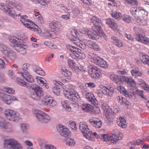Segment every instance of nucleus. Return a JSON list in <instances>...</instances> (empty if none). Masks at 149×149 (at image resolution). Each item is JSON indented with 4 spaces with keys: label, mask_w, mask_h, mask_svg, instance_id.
Segmentation results:
<instances>
[{
    "label": "nucleus",
    "mask_w": 149,
    "mask_h": 149,
    "mask_svg": "<svg viewBox=\"0 0 149 149\" xmlns=\"http://www.w3.org/2000/svg\"><path fill=\"white\" fill-rule=\"evenodd\" d=\"M10 41L12 43L17 46L18 44L20 42H23V41L20 39L13 36H10L9 37Z\"/></svg>",
    "instance_id": "473e14b6"
},
{
    "label": "nucleus",
    "mask_w": 149,
    "mask_h": 149,
    "mask_svg": "<svg viewBox=\"0 0 149 149\" xmlns=\"http://www.w3.org/2000/svg\"><path fill=\"white\" fill-rule=\"evenodd\" d=\"M60 24V23L59 22L56 20H54L52 21L50 23L49 26L54 31L56 30V28H57L58 27V25Z\"/></svg>",
    "instance_id": "79ce46f5"
},
{
    "label": "nucleus",
    "mask_w": 149,
    "mask_h": 149,
    "mask_svg": "<svg viewBox=\"0 0 149 149\" xmlns=\"http://www.w3.org/2000/svg\"><path fill=\"white\" fill-rule=\"evenodd\" d=\"M113 134L110 135L111 142L116 143L118 141L121 140L123 137V135L118 130L115 129L113 130Z\"/></svg>",
    "instance_id": "6e6552de"
},
{
    "label": "nucleus",
    "mask_w": 149,
    "mask_h": 149,
    "mask_svg": "<svg viewBox=\"0 0 149 149\" xmlns=\"http://www.w3.org/2000/svg\"><path fill=\"white\" fill-rule=\"evenodd\" d=\"M10 2L6 1L5 3H1L0 4V8L4 12H6L10 7L9 5Z\"/></svg>",
    "instance_id": "58836bf2"
},
{
    "label": "nucleus",
    "mask_w": 149,
    "mask_h": 149,
    "mask_svg": "<svg viewBox=\"0 0 149 149\" xmlns=\"http://www.w3.org/2000/svg\"><path fill=\"white\" fill-rule=\"evenodd\" d=\"M93 136H95L97 139H100L103 141H111L110 135L106 134H98L95 132H94L92 133Z\"/></svg>",
    "instance_id": "412c9836"
},
{
    "label": "nucleus",
    "mask_w": 149,
    "mask_h": 149,
    "mask_svg": "<svg viewBox=\"0 0 149 149\" xmlns=\"http://www.w3.org/2000/svg\"><path fill=\"white\" fill-rule=\"evenodd\" d=\"M34 12L35 13V15L36 18L38 19L39 21L41 22L43 20V17L42 15L39 12H37L36 10H35Z\"/></svg>",
    "instance_id": "13d9d810"
},
{
    "label": "nucleus",
    "mask_w": 149,
    "mask_h": 149,
    "mask_svg": "<svg viewBox=\"0 0 149 149\" xmlns=\"http://www.w3.org/2000/svg\"><path fill=\"white\" fill-rule=\"evenodd\" d=\"M89 121L93 127L97 128H100L102 124V121L97 118H91Z\"/></svg>",
    "instance_id": "dca6fc26"
},
{
    "label": "nucleus",
    "mask_w": 149,
    "mask_h": 149,
    "mask_svg": "<svg viewBox=\"0 0 149 149\" xmlns=\"http://www.w3.org/2000/svg\"><path fill=\"white\" fill-rule=\"evenodd\" d=\"M66 47L67 49L70 50L75 56L76 54V53H77V52H78V51H80V49L70 45H67Z\"/></svg>",
    "instance_id": "4c0bfd02"
},
{
    "label": "nucleus",
    "mask_w": 149,
    "mask_h": 149,
    "mask_svg": "<svg viewBox=\"0 0 149 149\" xmlns=\"http://www.w3.org/2000/svg\"><path fill=\"white\" fill-rule=\"evenodd\" d=\"M142 56L143 59L142 61L143 63L149 66V56L145 54H143Z\"/></svg>",
    "instance_id": "5fc2aeb1"
},
{
    "label": "nucleus",
    "mask_w": 149,
    "mask_h": 149,
    "mask_svg": "<svg viewBox=\"0 0 149 149\" xmlns=\"http://www.w3.org/2000/svg\"><path fill=\"white\" fill-rule=\"evenodd\" d=\"M68 63L70 67L72 69L76 70L77 69V66L75 62L71 59H69L68 61Z\"/></svg>",
    "instance_id": "603ef678"
},
{
    "label": "nucleus",
    "mask_w": 149,
    "mask_h": 149,
    "mask_svg": "<svg viewBox=\"0 0 149 149\" xmlns=\"http://www.w3.org/2000/svg\"><path fill=\"white\" fill-rule=\"evenodd\" d=\"M5 55L11 59H13L16 56L15 53L10 50L7 52V54Z\"/></svg>",
    "instance_id": "4d7b16f0"
},
{
    "label": "nucleus",
    "mask_w": 149,
    "mask_h": 149,
    "mask_svg": "<svg viewBox=\"0 0 149 149\" xmlns=\"http://www.w3.org/2000/svg\"><path fill=\"white\" fill-rule=\"evenodd\" d=\"M117 99L119 102L122 105H125L126 106L129 105L128 101L124 97L121 96H118Z\"/></svg>",
    "instance_id": "37998d69"
},
{
    "label": "nucleus",
    "mask_w": 149,
    "mask_h": 149,
    "mask_svg": "<svg viewBox=\"0 0 149 149\" xmlns=\"http://www.w3.org/2000/svg\"><path fill=\"white\" fill-rule=\"evenodd\" d=\"M112 40L113 41V43L118 47H122L123 46V43L120 40H119L116 36H113L111 37Z\"/></svg>",
    "instance_id": "7c9ffc66"
},
{
    "label": "nucleus",
    "mask_w": 149,
    "mask_h": 149,
    "mask_svg": "<svg viewBox=\"0 0 149 149\" xmlns=\"http://www.w3.org/2000/svg\"><path fill=\"white\" fill-rule=\"evenodd\" d=\"M20 74L21 76L28 82L30 83H33L34 82V79L31 75L27 74H24V73L22 72H20Z\"/></svg>",
    "instance_id": "2f4dec72"
},
{
    "label": "nucleus",
    "mask_w": 149,
    "mask_h": 149,
    "mask_svg": "<svg viewBox=\"0 0 149 149\" xmlns=\"http://www.w3.org/2000/svg\"><path fill=\"white\" fill-rule=\"evenodd\" d=\"M80 130L83 133V136L87 139L91 141L93 140L94 137L92 132L89 131V129L87 125L84 123H81L79 125Z\"/></svg>",
    "instance_id": "20e7f679"
},
{
    "label": "nucleus",
    "mask_w": 149,
    "mask_h": 149,
    "mask_svg": "<svg viewBox=\"0 0 149 149\" xmlns=\"http://www.w3.org/2000/svg\"><path fill=\"white\" fill-rule=\"evenodd\" d=\"M61 104L62 107L66 111H72V108L70 106V104H69V102L67 101L64 100L62 101Z\"/></svg>",
    "instance_id": "e433bc0d"
},
{
    "label": "nucleus",
    "mask_w": 149,
    "mask_h": 149,
    "mask_svg": "<svg viewBox=\"0 0 149 149\" xmlns=\"http://www.w3.org/2000/svg\"><path fill=\"white\" fill-rule=\"evenodd\" d=\"M131 5L132 6L131 7L130 10L131 14L134 17V21L136 24H138L139 25H143L142 23V20L141 17H143L145 16L146 11L143 7H136L134 6H138L139 3L136 0H125Z\"/></svg>",
    "instance_id": "f257e3e1"
},
{
    "label": "nucleus",
    "mask_w": 149,
    "mask_h": 149,
    "mask_svg": "<svg viewBox=\"0 0 149 149\" xmlns=\"http://www.w3.org/2000/svg\"><path fill=\"white\" fill-rule=\"evenodd\" d=\"M79 32L77 29H72L69 35L70 37H71L72 39L76 37H79Z\"/></svg>",
    "instance_id": "c03bdc74"
},
{
    "label": "nucleus",
    "mask_w": 149,
    "mask_h": 149,
    "mask_svg": "<svg viewBox=\"0 0 149 149\" xmlns=\"http://www.w3.org/2000/svg\"><path fill=\"white\" fill-rule=\"evenodd\" d=\"M109 77L111 80L116 83H117L118 81L119 77L117 75L111 74L110 75Z\"/></svg>",
    "instance_id": "69168bd1"
},
{
    "label": "nucleus",
    "mask_w": 149,
    "mask_h": 149,
    "mask_svg": "<svg viewBox=\"0 0 149 149\" xmlns=\"http://www.w3.org/2000/svg\"><path fill=\"white\" fill-rule=\"evenodd\" d=\"M10 49L6 45H0V50L5 55L7 54V52L10 51Z\"/></svg>",
    "instance_id": "49530a36"
},
{
    "label": "nucleus",
    "mask_w": 149,
    "mask_h": 149,
    "mask_svg": "<svg viewBox=\"0 0 149 149\" xmlns=\"http://www.w3.org/2000/svg\"><path fill=\"white\" fill-rule=\"evenodd\" d=\"M104 95L108 96H112L114 93V88L111 86H104L102 88Z\"/></svg>",
    "instance_id": "a211bd4d"
},
{
    "label": "nucleus",
    "mask_w": 149,
    "mask_h": 149,
    "mask_svg": "<svg viewBox=\"0 0 149 149\" xmlns=\"http://www.w3.org/2000/svg\"><path fill=\"white\" fill-rule=\"evenodd\" d=\"M42 102L47 107H53L57 104L56 102L51 97H45Z\"/></svg>",
    "instance_id": "ddd939ff"
},
{
    "label": "nucleus",
    "mask_w": 149,
    "mask_h": 149,
    "mask_svg": "<svg viewBox=\"0 0 149 149\" xmlns=\"http://www.w3.org/2000/svg\"><path fill=\"white\" fill-rule=\"evenodd\" d=\"M122 19L123 21L127 23H130L132 21L130 17L127 15L122 16Z\"/></svg>",
    "instance_id": "0e129e2a"
},
{
    "label": "nucleus",
    "mask_w": 149,
    "mask_h": 149,
    "mask_svg": "<svg viewBox=\"0 0 149 149\" xmlns=\"http://www.w3.org/2000/svg\"><path fill=\"white\" fill-rule=\"evenodd\" d=\"M106 117V118L109 123L112 122L113 120V117L111 112L104 114Z\"/></svg>",
    "instance_id": "09e8293b"
},
{
    "label": "nucleus",
    "mask_w": 149,
    "mask_h": 149,
    "mask_svg": "<svg viewBox=\"0 0 149 149\" xmlns=\"http://www.w3.org/2000/svg\"><path fill=\"white\" fill-rule=\"evenodd\" d=\"M17 83L18 84L21 86H24L27 88L29 87V86L26 84V82L19 78L17 80Z\"/></svg>",
    "instance_id": "052dcab7"
},
{
    "label": "nucleus",
    "mask_w": 149,
    "mask_h": 149,
    "mask_svg": "<svg viewBox=\"0 0 149 149\" xmlns=\"http://www.w3.org/2000/svg\"><path fill=\"white\" fill-rule=\"evenodd\" d=\"M23 42H20L17 45V48L16 49L17 51L20 54H25L26 53V50L28 48V46L24 44Z\"/></svg>",
    "instance_id": "6ab92c4d"
},
{
    "label": "nucleus",
    "mask_w": 149,
    "mask_h": 149,
    "mask_svg": "<svg viewBox=\"0 0 149 149\" xmlns=\"http://www.w3.org/2000/svg\"><path fill=\"white\" fill-rule=\"evenodd\" d=\"M64 95L67 98L70 100H75L79 97L78 93L75 91L71 92H64Z\"/></svg>",
    "instance_id": "2eb2a0df"
},
{
    "label": "nucleus",
    "mask_w": 149,
    "mask_h": 149,
    "mask_svg": "<svg viewBox=\"0 0 149 149\" xmlns=\"http://www.w3.org/2000/svg\"><path fill=\"white\" fill-rule=\"evenodd\" d=\"M103 31L100 26L94 24L91 31L89 29H85V33L87 34L89 38L92 39L96 40L101 35H102Z\"/></svg>",
    "instance_id": "f03ea898"
},
{
    "label": "nucleus",
    "mask_w": 149,
    "mask_h": 149,
    "mask_svg": "<svg viewBox=\"0 0 149 149\" xmlns=\"http://www.w3.org/2000/svg\"><path fill=\"white\" fill-rule=\"evenodd\" d=\"M8 14L13 17L15 16H19L20 15V14H17L15 12L14 9L12 7H10L8 10L6 12Z\"/></svg>",
    "instance_id": "a18cd8bd"
},
{
    "label": "nucleus",
    "mask_w": 149,
    "mask_h": 149,
    "mask_svg": "<svg viewBox=\"0 0 149 149\" xmlns=\"http://www.w3.org/2000/svg\"><path fill=\"white\" fill-rule=\"evenodd\" d=\"M3 91L9 94H14L15 90L12 88L9 87H5L2 89Z\"/></svg>",
    "instance_id": "338daca9"
},
{
    "label": "nucleus",
    "mask_w": 149,
    "mask_h": 149,
    "mask_svg": "<svg viewBox=\"0 0 149 149\" xmlns=\"http://www.w3.org/2000/svg\"><path fill=\"white\" fill-rule=\"evenodd\" d=\"M24 25L32 31H35L38 33H40L41 32L40 28L30 20Z\"/></svg>",
    "instance_id": "4468645a"
},
{
    "label": "nucleus",
    "mask_w": 149,
    "mask_h": 149,
    "mask_svg": "<svg viewBox=\"0 0 149 149\" xmlns=\"http://www.w3.org/2000/svg\"><path fill=\"white\" fill-rule=\"evenodd\" d=\"M36 116L38 120L42 123H47L51 120L50 117L47 114L40 111H38Z\"/></svg>",
    "instance_id": "9d476101"
},
{
    "label": "nucleus",
    "mask_w": 149,
    "mask_h": 149,
    "mask_svg": "<svg viewBox=\"0 0 149 149\" xmlns=\"http://www.w3.org/2000/svg\"><path fill=\"white\" fill-rule=\"evenodd\" d=\"M65 89L64 92H71L72 91H75L74 90V87L72 85L68 84L66 85Z\"/></svg>",
    "instance_id": "6e6d98bb"
},
{
    "label": "nucleus",
    "mask_w": 149,
    "mask_h": 149,
    "mask_svg": "<svg viewBox=\"0 0 149 149\" xmlns=\"http://www.w3.org/2000/svg\"><path fill=\"white\" fill-rule=\"evenodd\" d=\"M4 114L9 120L15 122L19 118V114L17 111L8 109L4 111Z\"/></svg>",
    "instance_id": "423d86ee"
},
{
    "label": "nucleus",
    "mask_w": 149,
    "mask_h": 149,
    "mask_svg": "<svg viewBox=\"0 0 149 149\" xmlns=\"http://www.w3.org/2000/svg\"><path fill=\"white\" fill-rule=\"evenodd\" d=\"M100 69L95 65L91 66L88 70L89 75L93 79L101 77L102 75Z\"/></svg>",
    "instance_id": "0eeeda50"
},
{
    "label": "nucleus",
    "mask_w": 149,
    "mask_h": 149,
    "mask_svg": "<svg viewBox=\"0 0 149 149\" xmlns=\"http://www.w3.org/2000/svg\"><path fill=\"white\" fill-rule=\"evenodd\" d=\"M102 108L104 114L107 113H109V112H111V109L107 103H103L102 105Z\"/></svg>",
    "instance_id": "a19ab883"
},
{
    "label": "nucleus",
    "mask_w": 149,
    "mask_h": 149,
    "mask_svg": "<svg viewBox=\"0 0 149 149\" xmlns=\"http://www.w3.org/2000/svg\"><path fill=\"white\" fill-rule=\"evenodd\" d=\"M106 23L109 27L113 30L115 31L117 30L118 25L113 19L109 18L106 19Z\"/></svg>",
    "instance_id": "b1692460"
},
{
    "label": "nucleus",
    "mask_w": 149,
    "mask_h": 149,
    "mask_svg": "<svg viewBox=\"0 0 149 149\" xmlns=\"http://www.w3.org/2000/svg\"><path fill=\"white\" fill-rule=\"evenodd\" d=\"M53 83L55 84V86L52 88V91L54 94L58 95H59V93L60 91V88L58 85H61L62 83L59 81H56L55 80H54Z\"/></svg>",
    "instance_id": "393cba45"
},
{
    "label": "nucleus",
    "mask_w": 149,
    "mask_h": 149,
    "mask_svg": "<svg viewBox=\"0 0 149 149\" xmlns=\"http://www.w3.org/2000/svg\"><path fill=\"white\" fill-rule=\"evenodd\" d=\"M136 39L139 42L147 45H149V38L145 35L137 34L136 36Z\"/></svg>",
    "instance_id": "f3484780"
},
{
    "label": "nucleus",
    "mask_w": 149,
    "mask_h": 149,
    "mask_svg": "<svg viewBox=\"0 0 149 149\" xmlns=\"http://www.w3.org/2000/svg\"><path fill=\"white\" fill-rule=\"evenodd\" d=\"M118 81L122 83L125 82L131 86H134L136 85V83L134 79L130 77H127L126 76H120L119 77Z\"/></svg>",
    "instance_id": "f8f14e48"
},
{
    "label": "nucleus",
    "mask_w": 149,
    "mask_h": 149,
    "mask_svg": "<svg viewBox=\"0 0 149 149\" xmlns=\"http://www.w3.org/2000/svg\"><path fill=\"white\" fill-rule=\"evenodd\" d=\"M75 55L77 57L81 59H84L86 57L85 54L83 52H81V51L80 49V51H78Z\"/></svg>",
    "instance_id": "680f3d73"
},
{
    "label": "nucleus",
    "mask_w": 149,
    "mask_h": 149,
    "mask_svg": "<svg viewBox=\"0 0 149 149\" xmlns=\"http://www.w3.org/2000/svg\"><path fill=\"white\" fill-rule=\"evenodd\" d=\"M11 126L9 123L6 122L5 120L0 117V128L6 131L7 129L10 128Z\"/></svg>",
    "instance_id": "a878e982"
},
{
    "label": "nucleus",
    "mask_w": 149,
    "mask_h": 149,
    "mask_svg": "<svg viewBox=\"0 0 149 149\" xmlns=\"http://www.w3.org/2000/svg\"><path fill=\"white\" fill-rule=\"evenodd\" d=\"M38 83L40 85L45 86L46 88H49V86L47 82L43 78L40 77H36Z\"/></svg>",
    "instance_id": "c756f323"
},
{
    "label": "nucleus",
    "mask_w": 149,
    "mask_h": 149,
    "mask_svg": "<svg viewBox=\"0 0 149 149\" xmlns=\"http://www.w3.org/2000/svg\"><path fill=\"white\" fill-rule=\"evenodd\" d=\"M91 23H93L95 24H99L100 25H102V22L101 19L96 16H93L90 19Z\"/></svg>",
    "instance_id": "c9c22d12"
},
{
    "label": "nucleus",
    "mask_w": 149,
    "mask_h": 149,
    "mask_svg": "<svg viewBox=\"0 0 149 149\" xmlns=\"http://www.w3.org/2000/svg\"><path fill=\"white\" fill-rule=\"evenodd\" d=\"M117 125L123 128H125L127 126L125 120L122 117H120L117 120Z\"/></svg>",
    "instance_id": "72a5a7b5"
},
{
    "label": "nucleus",
    "mask_w": 149,
    "mask_h": 149,
    "mask_svg": "<svg viewBox=\"0 0 149 149\" xmlns=\"http://www.w3.org/2000/svg\"><path fill=\"white\" fill-rule=\"evenodd\" d=\"M85 97L88 101L92 104H95L97 102L93 94L91 93H87L85 94Z\"/></svg>",
    "instance_id": "5701e85b"
},
{
    "label": "nucleus",
    "mask_w": 149,
    "mask_h": 149,
    "mask_svg": "<svg viewBox=\"0 0 149 149\" xmlns=\"http://www.w3.org/2000/svg\"><path fill=\"white\" fill-rule=\"evenodd\" d=\"M88 57L92 62L100 67L104 68L108 67V64L106 61L97 55L89 52L88 54Z\"/></svg>",
    "instance_id": "7ed1b4c3"
},
{
    "label": "nucleus",
    "mask_w": 149,
    "mask_h": 149,
    "mask_svg": "<svg viewBox=\"0 0 149 149\" xmlns=\"http://www.w3.org/2000/svg\"><path fill=\"white\" fill-rule=\"evenodd\" d=\"M72 42L77 46L83 49H85L86 48V46L85 43L78 38H76L75 40H74Z\"/></svg>",
    "instance_id": "cd10ccee"
},
{
    "label": "nucleus",
    "mask_w": 149,
    "mask_h": 149,
    "mask_svg": "<svg viewBox=\"0 0 149 149\" xmlns=\"http://www.w3.org/2000/svg\"><path fill=\"white\" fill-rule=\"evenodd\" d=\"M117 89L120 91L121 93L124 95L126 97H128L130 98L134 96L133 92H132L131 94L130 95L127 91L122 86H118L117 87Z\"/></svg>",
    "instance_id": "4be33fe9"
},
{
    "label": "nucleus",
    "mask_w": 149,
    "mask_h": 149,
    "mask_svg": "<svg viewBox=\"0 0 149 149\" xmlns=\"http://www.w3.org/2000/svg\"><path fill=\"white\" fill-rule=\"evenodd\" d=\"M88 44L89 46L93 49L95 51H99L100 50V48L99 45L97 43H93L91 41L88 40Z\"/></svg>",
    "instance_id": "f704fd0d"
},
{
    "label": "nucleus",
    "mask_w": 149,
    "mask_h": 149,
    "mask_svg": "<svg viewBox=\"0 0 149 149\" xmlns=\"http://www.w3.org/2000/svg\"><path fill=\"white\" fill-rule=\"evenodd\" d=\"M36 4H39L41 5L45 6L47 5V3L46 0H30Z\"/></svg>",
    "instance_id": "864d4df0"
},
{
    "label": "nucleus",
    "mask_w": 149,
    "mask_h": 149,
    "mask_svg": "<svg viewBox=\"0 0 149 149\" xmlns=\"http://www.w3.org/2000/svg\"><path fill=\"white\" fill-rule=\"evenodd\" d=\"M9 147L10 149H23L21 145L15 139H9L4 141L3 147L6 148Z\"/></svg>",
    "instance_id": "39448f33"
},
{
    "label": "nucleus",
    "mask_w": 149,
    "mask_h": 149,
    "mask_svg": "<svg viewBox=\"0 0 149 149\" xmlns=\"http://www.w3.org/2000/svg\"><path fill=\"white\" fill-rule=\"evenodd\" d=\"M0 97L7 104H10L13 101L17 100V98L12 95L4 94L0 92Z\"/></svg>",
    "instance_id": "9b49d317"
},
{
    "label": "nucleus",
    "mask_w": 149,
    "mask_h": 149,
    "mask_svg": "<svg viewBox=\"0 0 149 149\" xmlns=\"http://www.w3.org/2000/svg\"><path fill=\"white\" fill-rule=\"evenodd\" d=\"M132 75L135 78H137L138 77H141L143 75V73L140 72L139 70H132L131 71Z\"/></svg>",
    "instance_id": "ea45409f"
},
{
    "label": "nucleus",
    "mask_w": 149,
    "mask_h": 149,
    "mask_svg": "<svg viewBox=\"0 0 149 149\" xmlns=\"http://www.w3.org/2000/svg\"><path fill=\"white\" fill-rule=\"evenodd\" d=\"M80 107L82 110L86 112H91L93 110V107L89 104H83L80 105Z\"/></svg>",
    "instance_id": "c85d7f7f"
},
{
    "label": "nucleus",
    "mask_w": 149,
    "mask_h": 149,
    "mask_svg": "<svg viewBox=\"0 0 149 149\" xmlns=\"http://www.w3.org/2000/svg\"><path fill=\"white\" fill-rule=\"evenodd\" d=\"M65 141L66 144L69 146H74L75 143V141L70 138H65Z\"/></svg>",
    "instance_id": "de8ad7c7"
},
{
    "label": "nucleus",
    "mask_w": 149,
    "mask_h": 149,
    "mask_svg": "<svg viewBox=\"0 0 149 149\" xmlns=\"http://www.w3.org/2000/svg\"><path fill=\"white\" fill-rule=\"evenodd\" d=\"M72 42L77 46L83 49H85L86 48V46L85 43L78 38H76L75 40H74Z\"/></svg>",
    "instance_id": "bb28decb"
},
{
    "label": "nucleus",
    "mask_w": 149,
    "mask_h": 149,
    "mask_svg": "<svg viewBox=\"0 0 149 149\" xmlns=\"http://www.w3.org/2000/svg\"><path fill=\"white\" fill-rule=\"evenodd\" d=\"M54 55L52 53H49L47 54L45 58V61L48 63L49 62L52 58H53Z\"/></svg>",
    "instance_id": "bf43d9fd"
},
{
    "label": "nucleus",
    "mask_w": 149,
    "mask_h": 149,
    "mask_svg": "<svg viewBox=\"0 0 149 149\" xmlns=\"http://www.w3.org/2000/svg\"><path fill=\"white\" fill-rule=\"evenodd\" d=\"M21 19L20 21L22 22L23 24L27 22L29 20L27 18L28 16L26 15H24L21 16L20 17Z\"/></svg>",
    "instance_id": "774afa93"
},
{
    "label": "nucleus",
    "mask_w": 149,
    "mask_h": 149,
    "mask_svg": "<svg viewBox=\"0 0 149 149\" xmlns=\"http://www.w3.org/2000/svg\"><path fill=\"white\" fill-rule=\"evenodd\" d=\"M34 92L31 93V97L35 100H39L41 97L43 95L42 88L38 86H36L32 88Z\"/></svg>",
    "instance_id": "1a4fd4ad"
},
{
    "label": "nucleus",
    "mask_w": 149,
    "mask_h": 149,
    "mask_svg": "<svg viewBox=\"0 0 149 149\" xmlns=\"http://www.w3.org/2000/svg\"><path fill=\"white\" fill-rule=\"evenodd\" d=\"M57 130L60 134L63 136H67L69 135V130L67 128H64L61 125H58Z\"/></svg>",
    "instance_id": "aec40b11"
},
{
    "label": "nucleus",
    "mask_w": 149,
    "mask_h": 149,
    "mask_svg": "<svg viewBox=\"0 0 149 149\" xmlns=\"http://www.w3.org/2000/svg\"><path fill=\"white\" fill-rule=\"evenodd\" d=\"M111 15L113 18L117 19H120L122 16L121 14L118 12L112 13Z\"/></svg>",
    "instance_id": "e2e57ef3"
},
{
    "label": "nucleus",
    "mask_w": 149,
    "mask_h": 149,
    "mask_svg": "<svg viewBox=\"0 0 149 149\" xmlns=\"http://www.w3.org/2000/svg\"><path fill=\"white\" fill-rule=\"evenodd\" d=\"M139 84L141 85L145 90H149L148 85H147L143 80L139 79Z\"/></svg>",
    "instance_id": "8fccbe9b"
},
{
    "label": "nucleus",
    "mask_w": 149,
    "mask_h": 149,
    "mask_svg": "<svg viewBox=\"0 0 149 149\" xmlns=\"http://www.w3.org/2000/svg\"><path fill=\"white\" fill-rule=\"evenodd\" d=\"M30 65L28 63H25L22 66V69L23 70L24 72L23 73L29 74V70Z\"/></svg>",
    "instance_id": "3c124183"
}]
</instances>
